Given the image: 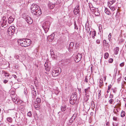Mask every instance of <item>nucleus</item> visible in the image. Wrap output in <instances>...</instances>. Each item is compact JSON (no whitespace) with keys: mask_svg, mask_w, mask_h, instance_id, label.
I'll return each mask as SVG.
<instances>
[{"mask_svg":"<svg viewBox=\"0 0 126 126\" xmlns=\"http://www.w3.org/2000/svg\"><path fill=\"white\" fill-rule=\"evenodd\" d=\"M77 68V66H74V68H73V67L72 68V72H75L76 71Z\"/></svg>","mask_w":126,"mask_h":126,"instance_id":"cd10ccee","label":"nucleus"},{"mask_svg":"<svg viewBox=\"0 0 126 126\" xmlns=\"http://www.w3.org/2000/svg\"><path fill=\"white\" fill-rule=\"evenodd\" d=\"M101 95V94H100V92H99V93H98V98H100V96Z\"/></svg>","mask_w":126,"mask_h":126,"instance_id":"4d7b16f0","label":"nucleus"},{"mask_svg":"<svg viewBox=\"0 0 126 126\" xmlns=\"http://www.w3.org/2000/svg\"><path fill=\"white\" fill-rule=\"evenodd\" d=\"M109 122H107L106 124V126H109Z\"/></svg>","mask_w":126,"mask_h":126,"instance_id":"6e6d98bb","label":"nucleus"},{"mask_svg":"<svg viewBox=\"0 0 126 126\" xmlns=\"http://www.w3.org/2000/svg\"><path fill=\"white\" fill-rule=\"evenodd\" d=\"M15 67L16 69H17L18 68V66L17 65H15Z\"/></svg>","mask_w":126,"mask_h":126,"instance_id":"052dcab7","label":"nucleus"},{"mask_svg":"<svg viewBox=\"0 0 126 126\" xmlns=\"http://www.w3.org/2000/svg\"><path fill=\"white\" fill-rule=\"evenodd\" d=\"M45 66L46 70L47 71H49L50 70L49 68V67L46 66L45 65Z\"/></svg>","mask_w":126,"mask_h":126,"instance_id":"473e14b6","label":"nucleus"},{"mask_svg":"<svg viewBox=\"0 0 126 126\" xmlns=\"http://www.w3.org/2000/svg\"><path fill=\"white\" fill-rule=\"evenodd\" d=\"M82 56V55L78 53L76 56L73 55L71 57L72 58H74V61L76 63H77L79 62L81 60Z\"/></svg>","mask_w":126,"mask_h":126,"instance_id":"20e7f679","label":"nucleus"},{"mask_svg":"<svg viewBox=\"0 0 126 126\" xmlns=\"http://www.w3.org/2000/svg\"><path fill=\"white\" fill-rule=\"evenodd\" d=\"M88 88H87V89H85L84 90V91L85 92V93H86V91H87V90H88Z\"/></svg>","mask_w":126,"mask_h":126,"instance_id":"0e129e2a","label":"nucleus"},{"mask_svg":"<svg viewBox=\"0 0 126 126\" xmlns=\"http://www.w3.org/2000/svg\"><path fill=\"white\" fill-rule=\"evenodd\" d=\"M113 92L114 93H115L116 92V90H115L113 89Z\"/></svg>","mask_w":126,"mask_h":126,"instance_id":"680f3d73","label":"nucleus"},{"mask_svg":"<svg viewBox=\"0 0 126 126\" xmlns=\"http://www.w3.org/2000/svg\"><path fill=\"white\" fill-rule=\"evenodd\" d=\"M79 6L77 7H76L74 10V12L75 15H77V14L79 13Z\"/></svg>","mask_w":126,"mask_h":126,"instance_id":"6e6552de","label":"nucleus"},{"mask_svg":"<svg viewBox=\"0 0 126 126\" xmlns=\"http://www.w3.org/2000/svg\"><path fill=\"white\" fill-rule=\"evenodd\" d=\"M14 57L16 59H18L19 58V56L18 55H15L14 56Z\"/></svg>","mask_w":126,"mask_h":126,"instance_id":"79ce46f5","label":"nucleus"},{"mask_svg":"<svg viewBox=\"0 0 126 126\" xmlns=\"http://www.w3.org/2000/svg\"><path fill=\"white\" fill-rule=\"evenodd\" d=\"M109 56V54L108 53H105L104 55V57L105 59H107Z\"/></svg>","mask_w":126,"mask_h":126,"instance_id":"393cba45","label":"nucleus"},{"mask_svg":"<svg viewBox=\"0 0 126 126\" xmlns=\"http://www.w3.org/2000/svg\"><path fill=\"white\" fill-rule=\"evenodd\" d=\"M34 106L35 109L37 110H39L40 107V106H39V104H38V103H36L34 104Z\"/></svg>","mask_w":126,"mask_h":126,"instance_id":"2eb2a0df","label":"nucleus"},{"mask_svg":"<svg viewBox=\"0 0 126 126\" xmlns=\"http://www.w3.org/2000/svg\"><path fill=\"white\" fill-rule=\"evenodd\" d=\"M6 19L5 17V16H3L2 17V19L3 20L4 22L3 23V24H2L1 25V26H2V27H3L4 25H3V24H4L5 25H6V24L5 23H4V21H5V22H7V20H5V19Z\"/></svg>","mask_w":126,"mask_h":126,"instance_id":"412c9836","label":"nucleus"},{"mask_svg":"<svg viewBox=\"0 0 126 126\" xmlns=\"http://www.w3.org/2000/svg\"><path fill=\"white\" fill-rule=\"evenodd\" d=\"M31 42L30 39H27L18 40L17 41L18 44H20L21 46L24 47L29 46L31 44Z\"/></svg>","mask_w":126,"mask_h":126,"instance_id":"f03ea898","label":"nucleus"},{"mask_svg":"<svg viewBox=\"0 0 126 126\" xmlns=\"http://www.w3.org/2000/svg\"><path fill=\"white\" fill-rule=\"evenodd\" d=\"M13 77H14L15 78H17V77L15 75H13Z\"/></svg>","mask_w":126,"mask_h":126,"instance_id":"69168bd1","label":"nucleus"},{"mask_svg":"<svg viewBox=\"0 0 126 126\" xmlns=\"http://www.w3.org/2000/svg\"><path fill=\"white\" fill-rule=\"evenodd\" d=\"M125 116V111L122 110L121 112V116L122 117H124Z\"/></svg>","mask_w":126,"mask_h":126,"instance_id":"b1692460","label":"nucleus"},{"mask_svg":"<svg viewBox=\"0 0 126 126\" xmlns=\"http://www.w3.org/2000/svg\"><path fill=\"white\" fill-rule=\"evenodd\" d=\"M87 104V105H85L84 104H83L84 106V108H85V107H86L87 108V109L88 110H89L90 108V104L88 102L87 103H86Z\"/></svg>","mask_w":126,"mask_h":126,"instance_id":"4468645a","label":"nucleus"},{"mask_svg":"<svg viewBox=\"0 0 126 126\" xmlns=\"http://www.w3.org/2000/svg\"><path fill=\"white\" fill-rule=\"evenodd\" d=\"M113 61V59H112L110 58L109 60V63H111Z\"/></svg>","mask_w":126,"mask_h":126,"instance_id":"ea45409f","label":"nucleus"},{"mask_svg":"<svg viewBox=\"0 0 126 126\" xmlns=\"http://www.w3.org/2000/svg\"><path fill=\"white\" fill-rule=\"evenodd\" d=\"M96 35V32L95 31H94L92 32V37L94 39V36Z\"/></svg>","mask_w":126,"mask_h":126,"instance_id":"4be33fe9","label":"nucleus"},{"mask_svg":"<svg viewBox=\"0 0 126 126\" xmlns=\"http://www.w3.org/2000/svg\"><path fill=\"white\" fill-rule=\"evenodd\" d=\"M31 12L34 15L38 16L41 15L42 12L39 7L37 4L33 3L30 7Z\"/></svg>","mask_w":126,"mask_h":126,"instance_id":"f257e3e1","label":"nucleus"},{"mask_svg":"<svg viewBox=\"0 0 126 126\" xmlns=\"http://www.w3.org/2000/svg\"><path fill=\"white\" fill-rule=\"evenodd\" d=\"M94 12L95 15L98 16L100 14L99 11L97 8L95 9V11Z\"/></svg>","mask_w":126,"mask_h":126,"instance_id":"dca6fc26","label":"nucleus"},{"mask_svg":"<svg viewBox=\"0 0 126 126\" xmlns=\"http://www.w3.org/2000/svg\"><path fill=\"white\" fill-rule=\"evenodd\" d=\"M9 29H11V31L14 32L15 31V27L14 26H10L9 28Z\"/></svg>","mask_w":126,"mask_h":126,"instance_id":"6ab92c4d","label":"nucleus"},{"mask_svg":"<svg viewBox=\"0 0 126 126\" xmlns=\"http://www.w3.org/2000/svg\"><path fill=\"white\" fill-rule=\"evenodd\" d=\"M50 22L49 21H46L44 22L42 25V27L46 33L49 30L50 25Z\"/></svg>","mask_w":126,"mask_h":126,"instance_id":"7ed1b4c3","label":"nucleus"},{"mask_svg":"<svg viewBox=\"0 0 126 126\" xmlns=\"http://www.w3.org/2000/svg\"><path fill=\"white\" fill-rule=\"evenodd\" d=\"M111 85L110 84L109 85V86H108V90H110V88H111Z\"/></svg>","mask_w":126,"mask_h":126,"instance_id":"09e8293b","label":"nucleus"},{"mask_svg":"<svg viewBox=\"0 0 126 126\" xmlns=\"http://www.w3.org/2000/svg\"><path fill=\"white\" fill-rule=\"evenodd\" d=\"M89 95H87L84 97V102H83V104H84L85 103H87V102L88 100H89Z\"/></svg>","mask_w":126,"mask_h":126,"instance_id":"9b49d317","label":"nucleus"},{"mask_svg":"<svg viewBox=\"0 0 126 126\" xmlns=\"http://www.w3.org/2000/svg\"><path fill=\"white\" fill-rule=\"evenodd\" d=\"M54 34H51L48 37V38L50 39V41H52L54 39Z\"/></svg>","mask_w":126,"mask_h":126,"instance_id":"aec40b11","label":"nucleus"},{"mask_svg":"<svg viewBox=\"0 0 126 126\" xmlns=\"http://www.w3.org/2000/svg\"><path fill=\"white\" fill-rule=\"evenodd\" d=\"M105 13L107 15H109L110 14V12L109 10L108 9L106 8H105Z\"/></svg>","mask_w":126,"mask_h":126,"instance_id":"f3484780","label":"nucleus"},{"mask_svg":"<svg viewBox=\"0 0 126 126\" xmlns=\"http://www.w3.org/2000/svg\"><path fill=\"white\" fill-rule=\"evenodd\" d=\"M72 94H73L72 95H71V101H73V103H71V105H73L74 104L75 102V101L77 100V93H73Z\"/></svg>","mask_w":126,"mask_h":126,"instance_id":"423d86ee","label":"nucleus"},{"mask_svg":"<svg viewBox=\"0 0 126 126\" xmlns=\"http://www.w3.org/2000/svg\"><path fill=\"white\" fill-rule=\"evenodd\" d=\"M90 114L91 115H93L94 114V113L93 112H91L90 113Z\"/></svg>","mask_w":126,"mask_h":126,"instance_id":"e2e57ef3","label":"nucleus"},{"mask_svg":"<svg viewBox=\"0 0 126 126\" xmlns=\"http://www.w3.org/2000/svg\"><path fill=\"white\" fill-rule=\"evenodd\" d=\"M119 49V48L118 47H116L114 49V51L115 54L117 55L118 54Z\"/></svg>","mask_w":126,"mask_h":126,"instance_id":"f8f14e48","label":"nucleus"},{"mask_svg":"<svg viewBox=\"0 0 126 126\" xmlns=\"http://www.w3.org/2000/svg\"><path fill=\"white\" fill-rule=\"evenodd\" d=\"M113 94H110V98L111 99H112L113 97Z\"/></svg>","mask_w":126,"mask_h":126,"instance_id":"8fccbe9b","label":"nucleus"},{"mask_svg":"<svg viewBox=\"0 0 126 126\" xmlns=\"http://www.w3.org/2000/svg\"><path fill=\"white\" fill-rule=\"evenodd\" d=\"M32 97L33 98H34L36 96V93L35 90L34 89V88L33 89L32 91Z\"/></svg>","mask_w":126,"mask_h":126,"instance_id":"9d476101","label":"nucleus"},{"mask_svg":"<svg viewBox=\"0 0 126 126\" xmlns=\"http://www.w3.org/2000/svg\"><path fill=\"white\" fill-rule=\"evenodd\" d=\"M74 29H75L78 30V27L77 26V25L76 23V21H75L74 23Z\"/></svg>","mask_w":126,"mask_h":126,"instance_id":"7c9ffc66","label":"nucleus"},{"mask_svg":"<svg viewBox=\"0 0 126 126\" xmlns=\"http://www.w3.org/2000/svg\"><path fill=\"white\" fill-rule=\"evenodd\" d=\"M8 81V80L6 79H5L3 81V82L4 83H6Z\"/></svg>","mask_w":126,"mask_h":126,"instance_id":"603ef678","label":"nucleus"},{"mask_svg":"<svg viewBox=\"0 0 126 126\" xmlns=\"http://www.w3.org/2000/svg\"><path fill=\"white\" fill-rule=\"evenodd\" d=\"M25 20L27 23L30 24H32L33 22L32 19L29 16H27L25 18Z\"/></svg>","mask_w":126,"mask_h":126,"instance_id":"0eeeda50","label":"nucleus"},{"mask_svg":"<svg viewBox=\"0 0 126 126\" xmlns=\"http://www.w3.org/2000/svg\"><path fill=\"white\" fill-rule=\"evenodd\" d=\"M111 34L110 33L109 35V38H111Z\"/></svg>","mask_w":126,"mask_h":126,"instance_id":"bf43d9fd","label":"nucleus"},{"mask_svg":"<svg viewBox=\"0 0 126 126\" xmlns=\"http://www.w3.org/2000/svg\"><path fill=\"white\" fill-rule=\"evenodd\" d=\"M48 7L50 9H53L55 6V4L49 2L48 5Z\"/></svg>","mask_w":126,"mask_h":126,"instance_id":"1a4fd4ad","label":"nucleus"},{"mask_svg":"<svg viewBox=\"0 0 126 126\" xmlns=\"http://www.w3.org/2000/svg\"><path fill=\"white\" fill-rule=\"evenodd\" d=\"M115 2V1L114 0H113L112 1H110L108 2V5H111Z\"/></svg>","mask_w":126,"mask_h":126,"instance_id":"5701e85b","label":"nucleus"},{"mask_svg":"<svg viewBox=\"0 0 126 126\" xmlns=\"http://www.w3.org/2000/svg\"><path fill=\"white\" fill-rule=\"evenodd\" d=\"M88 80L87 79L86 77L85 78V81L86 82V83H87L88 82Z\"/></svg>","mask_w":126,"mask_h":126,"instance_id":"5fc2aeb1","label":"nucleus"},{"mask_svg":"<svg viewBox=\"0 0 126 126\" xmlns=\"http://www.w3.org/2000/svg\"><path fill=\"white\" fill-rule=\"evenodd\" d=\"M89 6L90 8V9H91V8L94 7L91 4H89Z\"/></svg>","mask_w":126,"mask_h":126,"instance_id":"37998d69","label":"nucleus"},{"mask_svg":"<svg viewBox=\"0 0 126 126\" xmlns=\"http://www.w3.org/2000/svg\"><path fill=\"white\" fill-rule=\"evenodd\" d=\"M97 8H95V7H93L91 8V9H90V10H92L93 12V11L94 12V11H95V9H97Z\"/></svg>","mask_w":126,"mask_h":126,"instance_id":"49530a36","label":"nucleus"},{"mask_svg":"<svg viewBox=\"0 0 126 126\" xmlns=\"http://www.w3.org/2000/svg\"><path fill=\"white\" fill-rule=\"evenodd\" d=\"M103 45H106V44H107L106 43V41L105 40H104L103 41Z\"/></svg>","mask_w":126,"mask_h":126,"instance_id":"a18cd8bd","label":"nucleus"},{"mask_svg":"<svg viewBox=\"0 0 126 126\" xmlns=\"http://www.w3.org/2000/svg\"><path fill=\"white\" fill-rule=\"evenodd\" d=\"M65 107L62 106L61 107V110L62 111H64L65 110Z\"/></svg>","mask_w":126,"mask_h":126,"instance_id":"c756f323","label":"nucleus"},{"mask_svg":"<svg viewBox=\"0 0 126 126\" xmlns=\"http://www.w3.org/2000/svg\"><path fill=\"white\" fill-rule=\"evenodd\" d=\"M58 114H59V115L60 116V114H61V111H59L58 113Z\"/></svg>","mask_w":126,"mask_h":126,"instance_id":"338daca9","label":"nucleus"},{"mask_svg":"<svg viewBox=\"0 0 126 126\" xmlns=\"http://www.w3.org/2000/svg\"><path fill=\"white\" fill-rule=\"evenodd\" d=\"M77 34V33H75L73 34V35H75V36H74V38L76 36V34Z\"/></svg>","mask_w":126,"mask_h":126,"instance_id":"13d9d810","label":"nucleus"},{"mask_svg":"<svg viewBox=\"0 0 126 126\" xmlns=\"http://www.w3.org/2000/svg\"><path fill=\"white\" fill-rule=\"evenodd\" d=\"M8 19V22L9 24H10L12 23L14 20V18H13L12 16H10V17H9Z\"/></svg>","mask_w":126,"mask_h":126,"instance_id":"ddd939ff","label":"nucleus"},{"mask_svg":"<svg viewBox=\"0 0 126 126\" xmlns=\"http://www.w3.org/2000/svg\"><path fill=\"white\" fill-rule=\"evenodd\" d=\"M36 101L37 103L39 104L41 102V100L39 98H37L36 99Z\"/></svg>","mask_w":126,"mask_h":126,"instance_id":"2f4dec72","label":"nucleus"},{"mask_svg":"<svg viewBox=\"0 0 126 126\" xmlns=\"http://www.w3.org/2000/svg\"><path fill=\"white\" fill-rule=\"evenodd\" d=\"M124 100L125 101H126V97L124 98Z\"/></svg>","mask_w":126,"mask_h":126,"instance_id":"774afa93","label":"nucleus"},{"mask_svg":"<svg viewBox=\"0 0 126 126\" xmlns=\"http://www.w3.org/2000/svg\"><path fill=\"white\" fill-rule=\"evenodd\" d=\"M32 115V112L31 111H29L27 113V116L31 117Z\"/></svg>","mask_w":126,"mask_h":126,"instance_id":"72a5a7b5","label":"nucleus"},{"mask_svg":"<svg viewBox=\"0 0 126 126\" xmlns=\"http://www.w3.org/2000/svg\"><path fill=\"white\" fill-rule=\"evenodd\" d=\"M76 114H73V115L71 117V120H72V121L74 120L75 118H76Z\"/></svg>","mask_w":126,"mask_h":126,"instance_id":"c85d7f7f","label":"nucleus"},{"mask_svg":"<svg viewBox=\"0 0 126 126\" xmlns=\"http://www.w3.org/2000/svg\"><path fill=\"white\" fill-rule=\"evenodd\" d=\"M113 120L116 121H118V120L117 117L115 116H113Z\"/></svg>","mask_w":126,"mask_h":126,"instance_id":"c9c22d12","label":"nucleus"},{"mask_svg":"<svg viewBox=\"0 0 126 126\" xmlns=\"http://www.w3.org/2000/svg\"><path fill=\"white\" fill-rule=\"evenodd\" d=\"M85 28H86V30L88 29H90V27H89L88 25H87L86 24Z\"/></svg>","mask_w":126,"mask_h":126,"instance_id":"4c0bfd02","label":"nucleus"},{"mask_svg":"<svg viewBox=\"0 0 126 126\" xmlns=\"http://www.w3.org/2000/svg\"><path fill=\"white\" fill-rule=\"evenodd\" d=\"M4 74L5 76H8L9 75V74L6 72H4Z\"/></svg>","mask_w":126,"mask_h":126,"instance_id":"a19ab883","label":"nucleus"},{"mask_svg":"<svg viewBox=\"0 0 126 126\" xmlns=\"http://www.w3.org/2000/svg\"><path fill=\"white\" fill-rule=\"evenodd\" d=\"M71 44V42L70 43L69 45V48H68V50L70 52V51H71V49H70L71 48L70 47V45Z\"/></svg>","mask_w":126,"mask_h":126,"instance_id":"864d4df0","label":"nucleus"},{"mask_svg":"<svg viewBox=\"0 0 126 126\" xmlns=\"http://www.w3.org/2000/svg\"><path fill=\"white\" fill-rule=\"evenodd\" d=\"M96 43L97 44H100V41L99 40H98V39H97L96 41Z\"/></svg>","mask_w":126,"mask_h":126,"instance_id":"de8ad7c7","label":"nucleus"},{"mask_svg":"<svg viewBox=\"0 0 126 126\" xmlns=\"http://www.w3.org/2000/svg\"><path fill=\"white\" fill-rule=\"evenodd\" d=\"M7 120L9 122H12V118L10 117H8L7 118Z\"/></svg>","mask_w":126,"mask_h":126,"instance_id":"a878e982","label":"nucleus"},{"mask_svg":"<svg viewBox=\"0 0 126 126\" xmlns=\"http://www.w3.org/2000/svg\"><path fill=\"white\" fill-rule=\"evenodd\" d=\"M61 72V69L60 68H57L56 70H53L52 72V75L54 77L57 76Z\"/></svg>","mask_w":126,"mask_h":126,"instance_id":"39448f33","label":"nucleus"},{"mask_svg":"<svg viewBox=\"0 0 126 126\" xmlns=\"http://www.w3.org/2000/svg\"><path fill=\"white\" fill-rule=\"evenodd\" d=\"M121 77H120L118 79V82L119 83V81H120L121 80Z\"/></svg>","mask_w":126,"mask_h":126,"instance_id":"3c124183","label":"nucleus"},{"mask_svg":"<svg viewBox=\"0 0 126 126\" xmlns=\"http://www.w3.org/2000/svg\"><path fill=\"white\" fill-rule=\"evenodd\" d=\"M114 101V100L113 99H110L109 101V103L110 104H113V102Z\"/></svg>","mask_w":126,"mask_h":126,"instance_id":"f704fd0d","label":"nucleus"},{"mask_svg":"<svg viewBox=\"0 0 126 126\" xmlns=\"http://www.w3.org/2000/svg\"><path fill=\"white\" fill-rule=\"evenodd\" d=\"M11 29H8L7 31V33L9 34V35H11L13 34L14 33V32L11 31Z\"/></svg>","mask_w":126,"mask_h":126,"instance_id":"a211bd4d","label":"nucleus"},{"mask_svg":"<svg viewBox=\"0 0 126 126\" xmlns=\"http://www.w3.org/2000/svg\"><path fill=\"white\" fill-rule=\"evenodd\" d=\"M124 63L123 62L120 64V67H123L124 66Z\"/></svg>","mask_w":126,"mask_h":126,"instance_id":"c03bdc74","label":"nucleus"},{"mask_svg":"<svg viewBox=\"0 0 126 126\" xmlns=\"http://www.w3.org/2000/svg\"><path fill=\"white\" fill-rule=\"evenodd\" d=\"M109 7L110 9L112 11H114L115 10V9L113 7H110L109 6Z\"/></svg>","mask_w":126,"mask_h":126,"instance_id":"58836bf2","label":"nucleus"},{"mask_svg":"<svg viewBox=\"0 0 126 126\" xmlns=\"http://www.w3.org/2000/svg\"><path fill=\"white\" fill-rule=\"evenodd\" d=\"M99 83H100V85L99 86L100 87H101L102 85H103V80L102 79H100L99 80Z\"/></svg>","mask_w":126,"mask_h":126,"instance_id":"bb28decb","label":"nucleus"},{"mask_svg":"<svg viewBox=\"0 0 126 126\" xmlns=\"http://www.w3.org/2000/svg\"><path fill=\"white\" fill-rule=\"evenodd\" d=\"M50 54L51 56H52L53 55L54 56V51L53 50H51L50 51ZM53 57H54V56H53Z\"/></svg>","mask_w":126,"mask_h":126,"instance_id":"e433bc0d","label":"nucleus"}]
</instances>
